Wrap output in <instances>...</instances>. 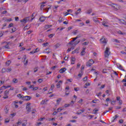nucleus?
<instances>
[{
  "mask_svg": "<svg viewBox=\"0 0 126 126\" xmlns=\"http://www.w3.org/2000/svg\"><path fill=\"white\" fill-rule=\"evenodd\" d=\"M12 20V19L11 18H9V19H6L5 21H7V22H8L9 21H11Z\"/></svg>",
  "mask_w": 126,
  "mask_h": 126,
  "instance_id": "obj_58",
  "label": "nucleus"
},
{
  "mask_svg": "<svg viewBox=\"0 0 126 126\" xmlns=\"http://www.w3.org/2000/svg\"><path fill=\"white\" fill-rule=\"evenodd\" d=\"M27 18H25L24 19L21 20L20 22L22 23H26V22L28 21Z\"/></svg>",
  "mask_w": 126,
  "mask_h": 126,
  "instance_id": "obj_10",
  "label": "nucleus"
},
{
  "mask_svg": "<svg viewBox=\"0 0 126 126\" xmlns=\"http://www.w3.org/2000/svg\"><path fill=\"white\" fill-rule=\"evenodd\" d=\"M89 63H92L93 64V63H94V61H93V60L92 59H90L89 61Z\"/></svg>",
  "mask_w": 126,
  "mask_h": 126,
  "instance_id": "obj_36",
  "label": "nucleus"
},
{
  "mask_svg": "<svg viewBox=\"0 0 126 126\" xmlns=\"http://www.w3.org/2000/svg\"><path fill=\"white\" fill-rule=\"evenodd\" d=\"M77 32H78V31L76 30L73 32V34H74V35H76V34H77Z\"/></svg>",
  "mask_w": 126,
  "mask_h": 126,
  "instance_id": "obj_51",
  "label": "nucleus"
},
{
  "mask_svg": "<svg viewBox=\"0 0 126 126\" xmlns=\"http://www.w3.org/2000/svg\"><path fill=\"white\" fill-rule=\"evenodd\" d=\"M5 43V44H6V45L3 46H2V49H10V48L9 47V46H8V45H9V44L10 43V42H4L3 43Z\"/></svg>",
  "mask_w": 126,
  "mask_h": 126,
  "instance_id": "obj_3",
  "label": "nucleus"
},
{
  "mask_svg": "<svg viewBox=\"0 0 126 126\" xmlns=\"http://www.w3.org/2000/svg\"><path fill=\"white\" fill-rule=\"evenodd\" d=\"M73 104H74V101H73V100H72L70 103L69 104V105H70V106H73Z\"/></svg>",
  "mask_w": 126,
  "mask_h": 126,
  "instance_id": "obj_31",
  "label": "nucleus"
},
{
  "mask_svg": "<svg viewBox=\"0 0 126 126\" xmlns=\"http://www.w3.org/2000/svg\"><path fill=\"white\" fill-rule=\"evenodd\" d=\"M106 102H109V101H110L111 102V101H112V99H110V98H106Z\"/></svg>",
  "mask_w": 126,
  "mask_h": 126,
  "instance_id": "obj_63",
  "label": "nucleus"
},
{
  "mask_svg": "<svg viewBox=\"0 0 126 126\" xmlns=\"http://www.w3.org/2000/svg\"><path fill=\"white\" fill-rule=\"evenodd\" d=\"M111 6H112V7H113V8H114V9H116V10H117V9H119V8H120L119 6L116 4L113 3L111 4Z\"/></svg>",
  "mask_w": 126,
  "mask_h": 126,
  "instance_id": "obj_7",
  "label": "nucleus"
},
{
  "mask_svg": "<svg viewBox=\"0 0 126 126\" xmlns=\"http://www.w3.org/2000/svg\"><path fill=\"white\" fill-rule=\"evenodd\" d=\"M82 75H83V72H81V73L78 74V76H79V77H81Z\"/></svg>",
  "mask_w": 126,
  "mask_h": 126,
  "instance_id": "obj_28",
  "label": "nucleus"
},
{
  "mask_svg": "<svg viewBox=\"0 0 126 126\" xmlns=\"http://www.w3.org/2000/svg\"><path fill=\"white\" fill-rule=\"evenodd\" d=\"M80 43V40H77L75 42V45H77V44H79Z\"/></svg>",
  "mask_w": 126,
  "mask_h": 126,
  "instance_id": "obj_35",
  "label": "nucleus"
},
{
  "mask_svg": "<svg viewBox=\"0 0 126 126\" xmlns=\"http://www.w3.org/2000/svg\"><path fill=\"white\" fill-rule=\"evenodd\" d=\"M4 110H5V113L7 114V113L8 112V109H7V107H5L4 108Z\"/></svg>",
  "mask_w": 126,
  "mask_h": 126,
  "instance_id": "obj_43",
  "label": "nucleus"
},
{
  "mask_svg": "<svg viewBox=\"0 0 126 126\" xmlns=\"http://www.w3.org/2000/svg\"><path fill=\"white\" fill-rule=\"evenodd\" d=\"M69 106H70V104H65L64 107L65 108H67V107H69Z\"/></svg>",
  "mask_w": 126,
  "mask_h": 126,
  "instance_id": "obj_44",
  "label": "nucleus"
},
{
  "mask_svg": "<svg viewBox=\"0 0 126 126\" xmlns=\"http://www.w3.org/2000/svg\"><path fill=\"white\" fill-rule=\"evenodd\" d=\"M65 95H69V92L68 91H65Z\"/></svg>",
  "mask_w": 126,
  "mask_h": 126,
  "instance_id": "obj_62",
  "label": "nucleus"
},
{
  "mask_svg": "<svg viewBox=\"0 0 126 126\" xmlns=\"http://www.w3.org/2000/svg\"><path fill=\"white\" fill-rule=\"evenodd\" d=\"M80 47H77L76 50H75V51L77 54H78L79 53L78 51H79Z\"/></svg>",
  "mask_w": 126,
  "mask_h": 126,
  "instance_id": "obj_34",
  "label": "nucleus"
},
{
  "mask_svg": "<svg viewBox=\"0 0 126 126\" xmlns=\"http://www.w3.org/2000/svg\"><path fill=\"white\" fill-rule=\"evenodd\" d=\"M100 41L101 42L102 44H107V39L104 36L102 37V38L100 39Z\"/></svg>",
  "mask_w": 126,
  "mask_h": 126,
  "instance_id": "obj_5",
  "label": "nucleus"
},
{
  "mask_svg": "<svg viewBox=\"0 0 126 126\" xmlns=\"http://www.w3.org/2000/svg\"><path fill=\"white\" fill-rule=\"evenodd\" d=\"M91 12H92V9H90L86 11V13H87V14H90V13H91Z\"/></svg>",
  "mask_w": 126,
  "mask_h": 126,
  "instance_id": "obj_15",
  "label": "nucleus"
},
{
  "mask_svg": "<svg viewBox=\"0 0 126 126\" xmlns=\"http://www.w3.org/2000/svg\"><path fill=\"white\" fill-rule=\"evenodd\" d=\"M110 54H111V52H110V48L108 47H106V50L104 52V57L105 58H108V57L110 56Z\"/></svg>",
  "mask_w": 126,
  "mask_h": 126,
  "instance_id": "obj_1",
  "label": "nucleus"
},
{
  "mask_svg": "<svg viewBox=\"0 0 126 126\" xmlns=\"http://www.w3.org/2000/svg\"><path fill=\"white\" fill-rule=\"evenodd\" d=\"M117 118H119V115H116L115 117H113L114 120L112 121V123H114V122H115V120H116Z\"/></svg>",
  "mask_w": 126,
  "mask_h": 126,
  "instance_id": "obj_23",
  "label": "nucleus"
},
{
  "mask_svg": "<svg viewBox=\"0 0 126 126\" xmlns=\"http://www.w3.org/2000/svg\"><path fill=\"white\" fill-rule=\"evenodd\" d=\"M117 66L118 68H119V69H121V70H123V71H126V70L123 68V66H122L120 64H118Z\"/></svg>",
  "mask_w": 126,
  "mask_h": 126,
  "instance_id": "obj_9",
  "label": "nucleus"
},
{
  "mask_svg": "<svg viewBox=\"0 0 126 126\" xmlns=\"http://www.w3.org/2000/svg\"><path fill=\"white\" fill-rule=\"evenodd\" d=\"M50 17H51V15H50L48 17H45L44 16H41L39 18V21H40V22H44V21H45L46 20V18H50Z\"/></svg>",
  "mask_w": 126,
  "mask_h": 126,
  "instance_id": "obj_4",
  "label": "nucleus"
},
{
  "mask_svg": "<svg viewBox=\"0 0 126 126\" xmlns=\"http://www.w3.org/2000/svg\"><path fill=\"white\" fill-rule=\"evenodd\" d=\"M88 44H89V42L87 41L83 43L82 45H84V46H86V45H88Z\"/></svg>",
  "mask_w": 126,
  "mask_h": 126,
  "instance_id": "obj_27",
  "label": "nucleus"
},
{
  "mask_svg": "<svg viewBox=\"0 0 126 126\" xmlns=\"http://www.w3.org/2000/svg\"><path fill=\"white\" fill-rule=\"evenodd\" d=\"M13 26V23H10L8 26V28H10L11 27H12Z\"/></svg>",
  "mask_w": 126,
  "mask_h": 126,
  "instance_id": "obj_33",
  "label": "nucleus"
},
{
  "mask_svg": "<svg viewBox=\"0 0 126 126\" xmlns=\"http://www.w3.org/2000/svg\"><path fill=\"white\" fill-rule=\"evenodd\" d=\"M70 51H71V48H69L67 50V53H69V52H70Z\"/></svg>",
  "mask_w": 126,
  "mask_h": 126,
  "instance_id": "obj_64",
  "label": "nucleus"
},
{
  "mask_svg": "<svg viewBox=\"0 0 126 126\" xmlns=\"http://www.w3.org/2000/svg\"><path fill=\"white\" fill-rule=\"evenodd\" d=\"M12 31L13 32H15V31H16V28H13V29H12Z\"/></svg>",
  "mask_w": 126,
  "mask_h": 126,
  "instance_id": "obj_56",
  "label": "nucleus"
},
{
  "mask_svg": "<svg viewBox=\"0 0 126 126\" xmlns=\"http://www.w3.org/2000/svg\"><path fill=\"white\" fill-rule=\"evenodd\" d=\"M15 21H19V17H15Z\"/></svg>",
  "mask_w": 126,
  "mask_h": 126,
  "instance_id": "obj_49",
  "label": "nucleus"
},
{
  "mask_svg": "<svg viewBox=\"0 0 126 126\" xmlns=\"http://www.w3.org/2000/svg\"><path fill=\"white\" fill-rule=\"evenodd\" d=\"M9 93V91H5L4 92V95L7 96Z\"/></svg>",
  "mask_w": 126,
  "mask_h": 126,
  "instance_id": "obj_25",
  "label": "nucleus"
},
{
  "mask_svg": "<svg viewBox=\"0 0 126 126\" xmlns=\"http://www.w3.org/2000/svg\"><path fill=\"white\" fill-rule=\"evenodd\" d=\"M118 33L119 34H120V35H125V34H126V33H123V32H122V31H119L118 32Z\"/></svg>",
  "mask_w": 126,
  "mask_h": 126,
  "instance_id": "obj_32",
  "label": "nucleus"
},
{
  "mask_svg": "<svg viewBox=\"0 0 126 126\" xmlns=\"http://www.w3.org/2000/svg\"><path fill=\"white\" fill-rule=\"evenodd\" d=\"M13 82H14V83H17V82H18V80L16 78H14L13 79Z\"/></svg>",
  "mask_w": 126,
  "mask_h": 126,
  "instance_id": "obj_20",
  "label": "nucleus"
},
{
  "mask_svg": "<svg viewBox=\"0 0 126 126\" xmlns=\"http://www.w3.org/2000/svg\"><path fill=\"white\" fill-rule=\"evenodd\" d=\"M59 21L60 23H61V22H63V17H60L59 19Z\"/></svg>",
  "mask_w": 126,
  "mask_h": 126,
  "instance_id": "obj_22",
  "label": "nucleus"
},
{
  "mask_svg": "<svg viewBox=\"0 0 126 126\" xmlns=\"http://www.w3.org/2000/svg\"><path fill=\"white\" fill-rule=\"evenodd\" d=\"M38 82L39 83H42V82H43V79H39L38 80Z\"/></svg>",
  "mask_w": 126,
  "mask_h": 126,
  "instance_id": "obj_38",
  "label": "nucleus"
},
{
  "mask_svg": "<svg viewBox=\"0 0 126 126\" xmlns=\"http://www.w3.org/2000/svg\"><path fill=\"white\" fill-rule=\"evenodd\" d=\"M26 109L27 112H31V107L30 106H27Z\"/></svg>",
  "mask_w": 126,
  "mask_h": 126,
  "instance_id": "obj_17",
  "label": "nucleus"
},
{
  "mask_svg": "<svg viewBox=\"0 0 126 126\" xmlns=\"http://www.w3.org/2000/svg\"><path fill=\"white\" fill-rule=\"evenodd\" d=\"M1 84H4V81H0V86Z\"/></svg>",
  "mask_w": 126,
  "mask_h": 126,
  "instance_id": "obj_59",
  "label": "nucleus"
},
{
  "mask_svg": "<svg viewBox=\"0 0 126 126\" xmlns=\"http://www.w3.org/2000/svg\"><path fill=\"white\" fill-rule=\"evenodd\" d=\"M114 42H116V43H120V40L118 39H114Z\"/></svg>",
  "mask_w": 126,
  "mask_h": 126,
  "instance_id": "obj_61",
  "label": "nucleus"
},
{
  "mask_svg": "<svg viewBox=\"0 0 126 126\" xmlns=\"http://www.w3.org/2000/svg\"><path fill=\"white\" fill-rule=\"evenodd\" d=\"M23 59L24 60V63L25 65H27V64H28V60H26L27 59L26 58V55L24 56Z\"/></svg>",
  "mask_w": 126,
  "mask_h": 126,
  "instance_id": "obj_6",
  "label": "nucleus"
},
{
  "mask_svg": "<svg viewBox=\"0 0 126 126\" xmlns=\"http://www.w3.org/2000/svg\"><path fill=\"white\" fill-rule=\"evenodd\" d=\"M42 45L43 47H46V46H48V45H49V43L48 42H46L45 43H43Z\"/></svg>",
  "mask_w": 126,
  "mask_h": 126,
  "instance_id": "obj_50",
  "label": "nucleus"
},
{
  "mask_svg": "<svg viewBox=\"0 0 126 126\" xmlns=\"http://www.w3.org/2000/svg\"><path fill=\"white\" fill-rule=\"evenodd\" d=\"M48 100L47 99H44V100H43L41 102H40V104L41 105H45L46 104H47V102H48Z\"/></svg>",
  "mask_w": 126,
  "mask_h": 126,
  "instance_id": "obj_12",
  "label": "nucleus"
},
{
  "mask_svg": "<svg viewBox=\"0 0 126 126\" xmlns=\"http://www.w3.org/2000/svg\"><path fill=\"white\" fill-rule=\"evenodd\" d=\"M56 86L57 88H60L61 87V84H60V83H58Z\"/></svg>",
  "mask_w": 126,
  "mask_h": 126,
  "instance_id": "obj_39",
  "label": "nucleus"
},
{
  "mask_svg": "<svg viewBox=\"0 0 126 126\" xmlns=\"http://www.w3.org/2000/svg\"><path fill=\"white\" fill-rule=\"evenodd\" d=\"M37 52H38V51H37L36 50L32 51L30 52V54H35V53H37Z\"/></svg>",
  "mask_w": 126,
  "mask_h": 126,
  "instance_id": "obj_45",
  "label": "nucleus"
},
{
  "mask_svg": "<svg viewBox=\"0 0 126 126\" xmlns=\"http://www.w3.org/2000/svg\"><path fill=\"white\" fill-rule=\"evenodd\" d=\"M10 87H11V86H3L1 87V89H2V88H4L5 89H6L7 88H9Z\"/></svg>",
  "mask_w": 126,
  "mask_h": 126,
  "instance_id": "obj_18",
  "label": "nucleus"
},
{
  "mask_svg": "<svg viewBox=\"0 0 126 126\" xmlns=\"http://www.w3.org/2000/svg\"><path fill=\"white\" fill-rule=\"evenodd\" d=\"M102 72L103 73H107V69H103V70H102Z\"/></svg>",
  "mask_w": 126,
  "mask_h": 126,
  "instance_id": "obj_55",
  "label": "nucleus"
},
{
  "mask_svg": "<svg viewBox=\"0 0 126 126\" xmlns=\"http://www.w3.org/2000/svg\"><path fill=\"white\" fill-rule=\"evenodd\" d=\"M101 23H102V25L104 26V27H109V25H106V24H108V22H106L105 21H103L101 22Z\"/></svg>",
  "mask_w": 126,
  "mask_h": 126,
  "instance_id": "obj_8",
  "label": "nucleus"
},
{
  "mask_svg": "<svg viewBox=\"0 0 126 126\" xmlns=\"http://www.w3.org/2000/svg\"><path fill=\"white\" fill-rule=\"evenodd\" d=\"M83 70H84V65H82L81 72H83Z\"/></svg>",
  "mask_w": 126,
  "mask_h": 126,
  "instance_id": "obj_37",
  "label": "nucleus"
},
{
  "mask_svg": "<svg viewBox=\"0 0 126 126\" xmlns=\"http://www.w3.org/2000/svg\"><path fill=\"white\" fill-rule=\"evenodd\" d=\"M6 71V69L5 68H2V72L3 73V72H5Z\"/></svg>",
  "mask_w": 126,
  "mask_h": 126,
  "instance_id": "obj_42",
  "label": "nucleus"
},
{
  "mask_svg": "<svg viewBox=\"0 0 126 126\" xmlns=\"http://www.w3.org/2000/svg\"><path fill=\"white\" fill-rule=\"evenodd\" d=\"M47 50H48V49H46L44 51V53H46V54H50V53H51V52H50V51H47Z\"/></svg>",
  "mask_w": 126,
  "mask_h": 126,
  "instance_id": "obj_41",
  "label": "nucleus"
},
{
  "mask_svg": "<svg viewBox=\"0 0 126 126\" xmlns=\"http://www.w3.org/2000/svg\"><path fill=\"white\" fill-rule=\"evenodd\" d=\"M85 55V51L82 50L81 52V56H84Z\"/></svg>",
  "mask_w": 126,
  "mask_h": 126,
  "instance_id": "obj_26",
  "label": "nucleus"
},
{
  "mask_svg": "<svg viewBox=\"0 0 126 126\" xmlns=\"http://www.w3.org/2000/svg\"><path fill=\"white\" fill-rule=\"evenodd\" d=\"M65 70H66V68L64 67V68H61L59 71L60 73H63V72H64Z\"/></svg>",
  "mask_w": 126,
  "mask_h": 126,
  "instance_id": "obj_11",
  "label": "nucleus"
},
{
  "mask_svg": "<svg viewBox=\"0 0 126 126\" xmlns=\"http://www.w3.org/2000/svg\"><path fill=\"white\" fill-rule=\"evenodd\" d=\"M82 102H83V99H81L78 101V103H79V104H82Z\"/></svg>",
  "mask_w": 126,
  "mask_h": 126,
  "instance_id": "obj_48",
  "label": "nucleus"
},
{
  "mask_svg": "<svg viewBox=\"0 0 126 126\" xmlns=\"http://www.w3.org/2000/svg\"><path fill=\"white\" fill-rule=\"evenodd\" d=\"M54 88H55V85H54V84L51 85V88H50L51 90L52 91H53L54 90Z\"/></svg>",
  "mask_w": 126,
  "mask_h": 126,
  "instance_id": "obj_24",
  "label": "nucleus"
},
{
  "mask_svg": "<svg viewBox=\"0 0 126 126\" xmlns=\"http://www.w3.org/2000/svg\"><path fill=\"white\" fill-rule=\"evenodd\" d=\"M92 63H91L90 62H87L86 63L87 66H92Z\"/></svg>",
  "mask_w": 126,
  "mask_h": 126,
  "instance_id": "obj_19",
  "label": "nucleus"
},
{
  "mask_svg": "<svg viewBox=\"0 0 126 126\" xmlns=\"http://www.w3.org/2000/svg\"><path fill=\"white\" fill-rule=\"evenodd\" d=\"M119 123L120 124H124V120L121 119L120 120H119Z\"/></svg>",
  "mask_w": 126,
  "mask_h": 126,
  "instance_id": "obj_54",
  "label": "nucleus"
},
{
  "mask_svg": "<svg viewBox=\"0 0 126 126\" xmlns=\"http://www.w3.org/2000/svg\"><path fill=\"white\" fill-rule=\"evenodd\" d=\"M119 105H122V104H123V100L120 99L119 101Z\"/></svg>",
  "mask_w": 126,
  "mask_h": 126,
  "instance_id": "obj_60",
  "label": "nucleus"
},
{
  "mask_svg": "<svg viewBox=\"0 0 126 126\" xmlns=\"http://www.w3.org/2000/svg\"><path fill=\"white\" fill-rule=\"evenodd\" d=\"M71 62H75V57H71Z\"/></svg>",
  "mask_w": 126,
  "mask_h": 126,
  "instance_id": "obj_30",
  "label": "nucleus"
},
{
  "mask_svg": "<svg viewBox=\"0 0 126 126\" xmlns=\"http://www.w3.org/2000/svg\"><path fill=\"white\" fill-rule=\"evenodd\" d=\"M61 46V44L60 43H57L55 45V47H56V49H58Z\"/></svg>",
  "mask_w": 126,
  "mask_h": 126,
  "instance_id": "obj_29",
  "label": "nucleus"
},
{
  "mask_svg": "<svg viewBox=\"0 0 126 126\" xmlns=\"http://www.w3.org/2000/svg\"><path fill=\"white\" fill-rule=\"evenodd\" d=\"M11 63V62L9 60L5 63L7 65V66H8V65H9V64H10Z\"/></svg>",
  "mask_w": 126,
  "mask_h": 126,
  "instance_id": "obj_21",
  "label": "nucleus"
},
{
  "mask_svg": "<svg viewBox=\"0 0 126 126\" xmlns=\"http://www.w3.org/2000/svg\"><path fill=\"white\" fill-rule=\"evenodd\" d=\"M119 21L123 24H124L125 25H126V21H125V20H124V19H119Z\"/></svg>",
  "mask_w": 126,
  "mask_h": 126,
  "instance_id": "obj_14",
  "label": "nucleus"
},
{
  "mask_svg": "<svg viewBox=\"0 0 126 126\" xmlns=\"http://www.w3.org/2000/svg\"><path fill=\"white\" fill-rule=\"evenodd\" d=\"M38 89V87H34V88H33L32 90H33V91H35V90H37Z\"/></svg>",
  "mask_w": 126,
  "mask_h": 126,
  "instance_id": "obj_57",
  "label": "nucleus"
},
{
  "mask_svg": "<svg viewBox=\"0 0 126 126\" xmlns=\"http://www.w3.org/2000/svg\"><path fill=\"white\" fill-rule=\"evenodd\" d=\"M61 101H62V98H59V99L57 100V102L58 104H60V102H61Z\"/></svg>",
  "mask_w": 126,
  "mask_h": 126,
  "instance_id": "obj_53",
  "label": "nucleus"
},
{
  "mask_svg": "<svg viewBox=\"0 0 126 126\" xmlns=\"http://www.w3.org/2000/svg\"><path fill=\"white\" fill-rule=\"evenodd\" d=\"M32 99V97L28 95L24 96L23 100L24 101H30Z\"/></svg>",
  "mask_w": 126,
  "mask_h": 126,
  "instance_id": "obj_2",
  "label": "nucleus"
},
{
  "mask_svg": "<svg viewBox=\"0 0 126 126\" xmlns=\"http://www.w3.org/2000/svg\"><path fill=\"white\" fill-rule=\"evenodd\" d=\"M37 71H38V67L34 68L33 72H37Z\"/></svg>",
  "mask_w": 126,
  "mask_h": 126,
  "instance_id": "obj_46",
  "label": "nucleus"
},
{
  "mask_svg": "<svg viewBox=\"0 0 126 126\" xmlns=\"http://www.w3.org/2000/svg\"><path fill=\"white\" fill-rule=\"evenodd\" d=\"M44 6H45V5L41 4V5L40 6L41 10H43V8H44Z\"/></svg>",
  "mask_w": 126,
  "mask_h": 126,
  "instance_id": "obj_40",
  "label": "nucleus"
},
{
  "mask_svg": "<svg viewBox=\"0 0 126 126\" xmlns=\"http://www.w3.org/2000/svg\"><path fill=\"white\" fill-rule=\"evenodd\" d=\"M24 96V95H21V94H17V97L18 98H19V99H22V100H23V97Z\"/></svg>",
  "mask_w": 126,
  "mask_h": 126,
  "instance_id": "obj_13",
  "label": "nucleus"
},
{
  "mask_svg": "<svg viewBox=\"0 0 126 126\" xmlns=\"http://www.w3.org/2000/svg\"><path fill=\"white\" fill-rule=\"evenodd\" d=\"M54 35H55V34L52 33V34H50L48 36V37H49V38H53V37H54Z\"/></svg>",
  "mask_w": 126,
  "mask_h": 126,
  "instance_id": "obj_47",
  "label": "nucleus"
},
{
  "mask_svg": "<svg viewBox=\"0 0 126 126\" xmlns=\"http://www.w3.org/2000/svg\"><path fill=\"white\" fill-rule=\"evenodd\" d=\"M51 27H52V25H46L45 26V28H51Z\"/></svg>",
  "mask_w": 126,
  "mask_h": 126,
  "instance_id": "obj_52",
  "label": "nucleus"
},
{
  "mask_svg": "<svg viewBox=\"0 0 126 126\" xmlns=\"http://www.w3.org/2000/svg\"><path fill=\"white\" fill-rule=\"evenodd\" d=\"M98 111H99V110L96 109V108L94 109L93 111V114H94V115H96L97 112H98Z\"/></svg>",
  "mask_w": 126,
  "mask_h": 126,
  "instance_id": "obj_16",
  "label": "nucleus"
}]
</instances>
